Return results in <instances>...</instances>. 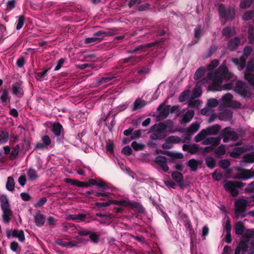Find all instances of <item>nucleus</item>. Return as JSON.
Returning a JSON list of instances; mask_svg holds the SVG:
<instances>
[{
	"label": "nucleus",
	"mask_w": 254,
	"mask_h": 254,
	"mask_svg": "<svg viewBox=\"0 0 254 254\" xmlns=\"http://www.w3.org/2000/svg\"><path fill=\"white\" fill-rule=\"evenodd\" d=\"M218 61L217 60H214L208 65L207 68V76L205 80L207 82L208 81L211 82V85H209L210 90L221 91L232 89L234 85V81L222 85L224 81H227L231 78L233 80L234 79L233 74L228 72L225 65H221L217 70L214 71H212L218 66Z\"/></svg>",
	"instance_id": "1"
},
{
	"label": "nucleus",
	"mask_w": 254,
	"mask_h": 254,
	"mask_svg": "<svg viewBox=\"0 0 254 254\" xmlns=\"http://www.w3.org/2000/svg\"><path fill=\"white\" fill-rule=\"evenodd\" d=\"M151 129L152 133L150 137L152 139H163L168 133L175 131L173 129V124L171 122L155 124L152 127Z\"/></svg>",
	"instance_id": "2"
},
{
	"label": "nucleus",
	"mask_w": 254,
	"mask_h": 254,
	"mask_svg": "<svg viewBox=\"0 0 254 254\" xmlns=\"http://www.w3.org/2000/svg\"><path fill=\"white\" fill-rule=\"evenodd\" d=\"M248 189L249 190L254 191V182L251 183ZM254 205V194H253L252 198L249 200L240 199L235 202V213L237 216L241 215L245 211V207L247 206H253Z\"/></svg>",
	"instance_id": "3"
},
{
	"label": "nucleus",
	"mask_w": 254,
	"mask_h": 254,
	"mask_svg": "<svg viewBox=\"0 0 254 254\" xmlns=\"http://www.w3.org/2000/svg\"><path fill=\"white\" fill-rule=\"evenodd\" d=\"M208 134L205 129H202L198 134L194 137V140L196 142L202 141V143L204 145H211L216 146L219 144L220 138L219 137H210L206 138Z\"/></svg>",
	"instance_id": "4"
},
{
	"label": "nucleus",
	"mask_w": 254,
	"mask_h": 254,
	"mask_svg": "<svg viewBox=\"0 0 254 254\" xmlns=\"http://www.w3.org/2000/svg\"><path fill=\"white\" fill-rule=\"evenodd\" d=\"M244 186L243 184L240 182H228L225 184V189L231 192L233 196H236L238 194L237 188H241Z\"/></svg>",
	"instance_id": "5"
},
{
	"label": "nucleus",
	"mask_w": 254,
	"mask_h": 254,
	"mask_svg": "<svg viewBox=\"0 0 254 254\" xmlns=\"http://www.w3.org/2000/svg\"><path fill=\"white\" fill-rule=\"evenodd\" d=\"M112 203L124 207H132L133 206L132 203H131L129 201L125 200L120 201L110 200L106 202H96L95 203V205L98 207H106L110 205Z\"/></svg>",
	"instance_id": "6"
},
{
	"label": "nucleus",
	"mask_w": 254,
	"mask_h": 254,
	"mask_svg": "<svg viewBox=\"0 0 254 254\" xmlns=\"http://www.w3.org/2000/svg\"><path fill=\"white\" fill-rule=\"evenodd\" d=\"M252 52V48L250 47H246L244 49V55L240 59H234L233 62L238 66L239 70L244 68L245 65V57L248 56Z\"/></svg>",
	"instance_id": "7"
},
{
	"label": "nucleus",
	"mask_w": 254,
	"mask_h": 254,
	"mask_svg": "<svg viewBox=\"0 0 254 254\" xmlns=\"http://www.w3.org/2000/svg\"><path fill=\"white\" fill-rule=\"evenodd\" d=\"M220 15L221 17H224L226 19H233L234 18L235 12L233 8L229 7L225 9L223 5H220L219 7Z\"/></svg>",
	"instance_id": "8"
},
{
	"label": "nucleus",
	"mask_w": 254,
	"mask_h": 254,
	"mask_svg": "<svg viewBox=\"0 0 254 254\" xmlns=\"http://www.w3.org/2000/svg\"><path fill=\"white\" fill-rule=\"evenodd\" d=\"M245 76L249 82L254 86V66L252 62L248 64Z\"/></svg>",
	"instance_id": "9"
},
{
	"label": "nucleus",
	"mask_w": 254,
	"mask_h": 254,
	"mask_svg": "<svg viewBox=\"0 0 254 254\" xmlns=\"http://www.w3.org/2000/svg\"><path fill=\"white\" fill-rule=\"evenodd\" d=\"M221 135L223 137V141L227 142L229 140H235L237 138V135L233 131L231 130L229 127L224 129L221 132Z\"/></svg>",
	"instance_id": "10"
},
{
	"label": "nucleus",
	"mask_w": 254,
	"mask_h": 254,
	"mask_svg": "<svg viewBox=\"0 0 254 254\" xmlns=\"http://www.w3.org/2000/svg\"><path fill=\"white\" fill-rule=\"evenodd\" d=\"M108 34L105 32L99 31L95 33L94 36L92 37L87 38L85 39L86 44H90L96 41H100L104 36H107Z\"/></svg>",
	"instance_id": "11"
},
{
	"label": "nucleus",
	"mask_w": 254,
	"mask_h": 254,
	"mask_svg": "<svg viewBox=\"0 0 254 254\" xmlns=\"http://www.w3.org/2000/svg\"><path fill=\"white\" fill-rule=\"evenodd\" d=\"M81 243L80 240H78V241H66L63 239H58L56 241V244L64 247L72 248L74 247L77 246L78 244Z\"/></svg>",
	"instance_id": "12"
},
{
	"label": "nucleus",
	"mask_w": 254,
	"mask_h": 254,
	"mask_svg": "<svg viewBox=\"0 0 254 254\" xmlns=\"http://www.w3.org/2000/svg\"><path fill=\"white\" fill-rule=\"evenodd\" d=\"M254 177V170H243L239 173L237 174L235 178L243 180H248Z\"/></svg>",
	"instance_id": "13"
},
{
	"label": "nucleus",
	"mask_w": 254,
	"mask_h": 254,
	"mask_svg": "<svg viewBox=\"0 0 254 254\" xmlns=\"http://www.w3.org/2000/svg\"><path fill=\"white\" fill-rule=\"evenodd\" d=\"M168 159L164 156H158L156 158L155 162L158 164L165 172L169 171V167L167 166Z\"/></svg>",
	"instance_id": "14"
},
{
	"label": "nucleus",
	"mask_w": 254,
	"mask_h": 254,
	"mask_svg": "<svg viewBox=\"0 0 254 254\" xmlns=\"http://www.w3.org/2000/svg\"><path fill=\"white\" fill-rule=\"evenodd\" d=\"M211 82L208 81V82H207L206 80H205V79L203 80V81H199L196 85V87L193 90V93H192V96L194 98H196L199 97L201 94V89L200 87H199V84H209V85H211ZM209 87V86H208ZM209 89L210 88H209Z\"/></svg>",
	"instance_id": "15"
},
{
	"label": "nucleus",
	"mask_w": 254,
	"mask_h": 254,
	"mask_svg": "<svg viewBox=\"0 0 254 254\" xmlns=\"http://www.w3.org/2000/svg\"><path fill=\"white\" fill-rule=\"evenodd\" d=\"M183 149L184 151H188L191 154H195L199 151L198 145L195 144L191 145L184 144L183 146Z\"/></svg>",
	"instance_id": "16"
},
{
	"label": "nucleus",
	"mask_w": 254,
	"mask_h": 254,
	"mask_svg": "<svg viewBox=\"0 0 254 254\" xmlns=\"http://www.w3.org/2000/svg\"><path fill=\"white\" fill-rule=\"evenodd\" d=\"M249 150H250V148L244 147H238L235 148L233 151L230 152V155L232 157L237 158L243 153Z\"/></svg>",
	"instance_id": "17"
},
{
	"label": "nucleus",
	"mask_w": 254,
	"mask_h": 254,
	"mask_svg": "<svg viewBox=\"0 0 254 254\" xmlns=\"http://www.w3.org/2000/svg\"><path fill=\"white\" fill-rule=\"evenodd\" d=\"M247 251H248V243L245 242L244 240H242L236 248L235 254H240L241 252L243 254Z\"/></svg>",
	"instance_id": "18"
},
{
	"label": "nucleus",
	"mask_w": 254,
	"mask_h": 254,
	"mask_svg": "<svg viewBox=\"0 0 254 254\" xmlns=\"http://www.w3.org/2000/svg\"><path fill=\"white\" fill-rule=\"evenodd\" d=\"M173 179L178 184L180 187H182L183 186V176L181 173L178 172H173L172 174Z\"/></svg>",
	"instance_id": "19"
},
{
	"label": "nucleus",
	"mask_w": 254,
	"mask_h": 254,
	"mask_svg": "<svg viewBox=\"0 0 254 254\" xmlns=\"http://www.w3.org/2000/svg\"><path fill=\"white\" fill-rule=\"evenodd\" d=\"M34 221L37 226L39 227L42 226L45 223V218L44 215L40 212L36 213L34 216Z\"/></svg>",
	"instance_id": "20"
},
{
	"label": "nucleus",
	"mask_w": 254,
	"mask_h": 254,
	"mask_svg": "<svg viewBox=\"0 0 254 254\" xmlns=\"http://www.w3.org/2000/svg\"><path fill=\"white\" fill-rule=\"evenodd\" d=\"M233 96L230 93H227L224 95L221 100V104L223 106H230L231 105V102Z\"/></svg>",
	"instance_id": "21"
},
{
	"label": "nucleus",
	"mask_w": 254,
	"mask_h": 254,
	"mask_svg": "<svg viewBox=\"0 0 254 254\" xmlns=\"http://www.w3.org/2000/svg\"><path fill=\"white\" fill-rule=\"evenodd\" d=\"M2 210V220L5 223H8L12 216V212L10 208Z\"/></svg>",
	"instance_id": "22"
},
{
	"label": "nucleus",
	"mask_w": 254,
	"mask_h": 254,
	"mask_svg": "<svg viewBox=\"0 0 254 254\" xmlns=\"http://www.w3.org/2000/svg\"><path fill=\"white\" fill-rule=\"evenodd\" d=\"M235 84L236 86L235 88V90L239 92L242 95H245L246 93V91L244 88V84L241 81H237Z\"/></svg>",
	"instance_id": "23"
},
{
	"label": "nucleus",
	"mask_w": 254,
	"mask_h": 254,
	"mask_svg": "<svg viewBox=\"0 0 254 254\" xmlns=\"http://www.w3.org/2000/svg\"><path fill=\"white\" fill-rule=\"evenodd\" d=\"M232 117V113L231 111L226 110L220 113L219 119L223 121H228L230 120Z\"/></svg>",
	"instance_id": "24"
},
{
	"label": "nucleus",
	"mask_w": 254,
	"mask_h": 254,
	"mask_svg": "<svg viewBox=\"0 0 254 254\" xmlns=\"http://www.w3.org/2000/svg\"><path fill=\"white\" fill-rule=\"evenodd\" d=\"M12 92L14 94L18 96L23 94V90L20 83H16L13 85Z\"/></svg>",
	"instance_id": "25"
},
{
	"label": "nucleus",
	"mask_w": 254,
	"mask_h": 254,
	"mask_svg": "<svg viewBox=\"0 0 254 254\" xmlns=\"http://www.w3.org/2000/svg\"><path fill=\"white\" fill-rule=\"evenodd\" d=\"M220 129V127L219 125H214L211 127L206 128L207 134L209 135H214L217 134Z\"/></svg>",
	"instance_id": "26"
},
{
	"label": "nucleus",
	"mask_w": 254,
	"mask_h": 254,
	"mask_svg": "<svg viewBox=\"0 0 254 254\" xmlns=\"http://www.w3.org/2000/svg\"><path fill=\"white\" fill-rule=\"evenodd\" d=\"M194 116L193 111L190 110L187 111L183 117L182 122L187 123L190 121Z\"/></svg>",
	"instance_id": "27"
},
{
	"label": "nucleus",
	"mask_w": 254,
	"mask_h": 254,
	"mask_svg": "<svg viewBox=\"0 0 254 254\" xmlns=\"http://www.w3.org/2000/svg\"><path fill=\"white\" fill-rule=\"evenodd\" d=\"M199 165V162L195 159H191L188 163V166L190 168V170L192 171H196L198 168V166Z\"/></svg>",
	"instance_id": "28"
},
{
	"label": "nucleus",
	"mask_w": 254,
	"mask_h": 254,
	"mask_svg": "<svg viewBox=\"0 0 254 254\" xmlns=\"http://www.w3.org/2000/svg\"><path fill=\"white\" fill-rule=\"evenodd\" d=\"M200 127V125L198 123H194L188 128L187 132L189 135L193 134L197 131Z\"/></svg>",
	"instance_id": "29"
},
{
	"label": "nucleus",
	"mask_w": 254,
	"mask_h": 254,
	"mask_svg": "<svg viewBox=\"0 0 254 254\" xmlns=\"http://www.w3.org/2000/svg\"><path fill=\"white\" fill-rule=\"evenodd\" d=\"M14 186L15 183L14 179L12 177H8L6 183V189L9 191H12L14 190Z\"/></svg>",
	"instance_id": "30"
},
{
	"label": "nucleus",
	"mask_w": 254,
	"mask_h": 254,
	"mask_svg": "<svg viewBox=\"0 0 254 254\" xmlns=\"http://www.w3.org/2000/svg\"><path fill=\"white\" fill-rule=\"evenodd\" d=\"M1 207L2 209L9 208V203L7 197L4 195H2L0 197Z\"/></svg>",
	"instance_id": "31"
},
{
	"label": "nucleus",
	"mask_w": 254,
	"mask_h": 254,
	"mask_svg": "<svg viewBox=\"0 0 254 254\" xmlns=\"http://www.w3.org/2000/svg\"><path fill=\"white\" fill-rule=\"evenodd\" d=\"M12 235L13 237L17 238L21 242H23L25 240L24 233L21 230H14L12 232Z\"/></svg>",
	"instance_id": "32"
},
{
	"label": "nucleus",
	"mask_w": 254,
	"mask_h": 254,
	"mask_svg": "<svg viewBox=\"0 0 254 254\" xmlns=\"http://www.w3.org/2000/svg\"><path fill=\"white\" fill-rule=\"evenodd\" d=\"M27 175L28 179L31 181H35L38 177L36 172L34 170L31 169L28 171Z\"/></svg>",
	"instance_id": "33"
},
{
	"label": "nucleus",
	"mask_w": 254,
	"mask_h": 254,
	"mask_svg": "<svg viewBox=\"0 0 254 254\" xmlns=\"http://www.w3.org/2000/svg\"><path fill=\"white\" fill-rule=\"evenodd\" d=\"M243 158L245 162L250 163H254V152L246 154L244 156Z\"/></svg>",
	"instance_id": "34"
},
{
	"label": "nucleus",
	"mask_w": 254,
	"mask_h": 254,
	"mask_svg": "<svg viewBox=\"0 0 254 254\" xmlns=\"http://www.w3.org/2000/svg\"><path fill=\"white\" fill-rule=\"evenodd\" d=\"M145 105V102L144 101H143L141 99H137L134 103V107L133 108V110H137L138 109H140V108L143 107Z\"/></svg>",
	"instance_id": "35"
},
{
	"label": "nucleus",
	"mask_w": 254,
	"mask_h": 254,
	"mask_svg": "<svg viewBox=\"0 0 254 254\" xmlns=\"http://www.w3.org/2000/svg\"><path fill=\"white\" fill-rule=\"evenodd\" d=\"M62 127L59 123H55L53 125V131L57 136H59L61 134Z\"/></svg>",
	"instance_id": "36"
},
{
	"label": "nucleus",
	"mask_w": 254,
	"mask_h": 254,
	"mask_svg": "<svg viewBox=\"0 0 254 254\" xmlns=\"http://www.w3.org/2000/svg\"><path fill=\"white\" fill-rule=\"evenodd\" d=\"M65 181L67 183H70L72 185H73L77 187H82L84 186V183L79 182L78 181L70 179H66Z\"/></svg>",
	"instance_id": "37"
},
{
	"label": "nucleus",
	"mask_w": 254,
	"mask_h": 254,
	"mask_svg": "<svg viewBox=\"0 0 254 254\" xmlns=\"http://www.w3.org/2000/svg\"><path fill=\"white\" fill-rule=\"evenodd\" d=\"M239 43V40L237 38H235L229 42L228 47L230 50H233L236 48Z\"/></svg>",
	"instance_id": "38"
},
{
	"label": "nucleus",
	"mask_w": 254,
	"mask_h": 254,
	"mask_svg": "<svg viewBox=\"0 0 254 254\" xmlns=\"http://www.w3.org/2000/svg\"><path fill=\"white\" fill-rule=\"evenodd\" d=\"M236 233L238 235L242 234L244 231V225L242 222H238L235 226Z\"/></svg>",
	"instance_id": "39"
},
{
	"label": "nucleus",
	"mask_w": 254,
	"mask_h": 254,
	"mask_svg": "<svg viewBox=\"0 0 254 254\" xmlns=\"http://www.w3.org/2000/svg\"><path fill=\"white\" fill-rule=\"evenodd\" d=\"M253 2V0H244L240 3V6L242 8L249 7Z\"/></svg>",
	"instance_id": "40"
},
{
	"label": "nucleus",
	"mask_w": 254,
	"mask_h": 254,
	"mask_svg": "<svg viewBox=\"0 0 254 254\" xmlns=\"http://www.w3.org/2000/svg\"><path fill=\"white\" fill-rule=\"evenodd\" d=\"M249 40L250 43H253L254 42V29L252 26L249 27Z\"/></svg>",
	"instance_id": "41"
},
{
	"label": "nucleus",
	"mask_w": 254,
	"mask_h": 254,
	"mask_svg": "<svg viewBox=\"0 0 254 254\" xmlns=\"http://www.w3.org/2000/svg\"><path fill=\"white\" fill-rule=\"evenodd\" d=\"M205 71V69L204 68H200L198 69L194 75V79L196 80L199 79L202 77Z\"/></svg>",
	"instance_id": "42"
},
{
	"label": "nucleus",
	"mask_w": 254,
	"mask_h": 254,
	"mask_svg": "<svg viewBox=\"0 0 254 254\" xmlns=\"http://www.w3.org/2000/svg\"><path fill=\"white\" fill-rule=\"evenodd\" d=\"M131 146L135 150H141L144 148L145 146L143 144L139 143L136 141H133L131 143Z\"/></svg>",
	"instance_id": "43"
},
{
	"label": "nucleus",
	"mask_w": 254,
	"mask_h": 254,
	"mask_svg": "<svg viewBox=\"0 0 254 254\" xmlns=\"http://www.w3.org/2000/svg\"><path fill=\"white\" fill-rule=\"evenodd\" d=\"M8 137V133L4 131H0V142L5 143L7 141Z\"/></svg>",
	"instance_id": "44"
},
{
	"label": "nucleus",
	"mask_w": 254,
	"mask_h": 254,
	"mask_svg": "<svg viewBox=\"0 0 254 254\" xmlns=\"http://www.w3.org/2000/svg\"><path fill=\"white\" fill-rule=\"evenodd\" d=\"M207 166L210 168H213L215 166V161L212 157H209L206 160Z\"/></svg>",
	"instance_id": "45"
},
{
	"label": "nucleus",
	"mask_w": 254,
	"mask_h": 254,
	"mask_svg": "<svg viewBox=\"0 0 254 254\" xmlns=\"http://www.w3.org/2000/svg\"><path fill=\"white\" fill-rule=\"evenodd\" d=\"M190 93V90H186L184 91L180 96L179 100L181 102H183L186 101Z\"/></svg>",
	"instance_id": "46"
},
{
	"label": "nucleus",
	"mask_w": 254,
	"mask_h": 254,
	"mask_svg": "<svg viewBox=\"0 0 254 254\" xmlns=\"http://www.w3.org/2000/svg\"><path fill=\"white\" fill-rule=\"evenodd\" d=\"M167 154L171 157L173 159H182L184 157V155L182 153L179 152H168Z\"/></svg>",
	"instance_id": "47"
},
{
	"label": "nucleus",
	"mask_w": 254,
	"mask_h": 254,
	"mask_svg": "<svg viewBox=\"0 0 254 254\" xmlns=\"http://www.w3.org/2000/svg\"><path fill=\"white\" fill-rule=\"evenodd\" d=\"M234 33V29L233 28L227 27L223 29V34L226 36H229Z\"/></svg>",
	"instance_id": "48"
},
{
	"label": "nucleus",
	"mask_w": 254,
	"mask_h": 254,
	"mask_svg": "<svg viewBox=\"0 0 254 254\" xmlns=\"http://www.w3.org/2000/svg\"><path fill=\"white\" fill-rule=\"evenodd\" d=\"M167 139L168 141H170L172 144L179 143L181 141V139L179 137L173 135L169 136Z\"/></svg>",
	"instance_id": "49"
},
{
	"label": "nucleus",
	"mask_w": 254,
	"mask_h": 254,
	"mask_svg": "<svg viewBox=\"0 0 254 254\" xmlns=\"http://www.w3.org/2000/svg\"><path fill=\"white\" fill-rule=\"evenodd\" d=\"M254 16V11H247L243 15V19L244 20H249Z\"/></svg>",
	"instance_id": "50"
},
{
	"label": "nucleus",
	"mask_w": 254,
	"mask_h": 254,
	"mask_svg": "<svg viewBox=\"0 0 254 254\" xmlns=\"http://www.w3.org/2000/svg\"><path fill=\"white\" fill-rule=\"evenodd\" d=\"M224 228L226 229V232L227 233V235H230V233L231 229V226L230 223V220L228 219V217H227L226 219V223L224 225Z\"/></svg>",
	"instance_id": "51"
},
{
	"label": "nucleus",
	"mask_w": 254,
	"mask_h": 254,
	"mask_svg": "<svg viewBox=\"0 0 254 254\" xmlns=\"http://www.w3.org/2000/svg\"><path fill=\"white\" fill-rule=\"evenodd\" d=\"M24 24V17L23 16H20L16 23V29H20Z\"/></svg>",
	"instance_id": "52"
},
{
	"label": "nucleus",
	"mask_w": 254,
	"mask_h": 254,
	"mask_svg": "<svg viewBox=\"0 0 254 254\" xmlns=\"http://www.w3.org/2000/svg\"><path fill=\"white\" fill-rule=\"evenodd\" d=\"M226 150L223 145H220L215 150V153L218 155H222L225 153Z\"/></svg>",
	"instance_id": "53"
},
{
	"label": "nucleus",
	"mask_w": 254,
	"mask_h": 254,
	"mask_svg": "<svg viewBox=\"0 0 254 254\" xmlns=\"http://www.w3.org/2000/svg\"><path fill=\"white\" fill-rule=\"evenodd\" d=\"M218 104V101L215 99H210L207 102V105L209 107L212 108L217 106Z\"/></svg>",
	"instance_id": "54"
},
{
	"label": "nucleus",
	"mask_w": 254,
	"mask_h": 254,
	"mask_svg": "<svg viewBox=\"0 0 254 254\" xmlns=\"http://www.w3.org/2000/svg\"><path fill=\"white\" fill-rule=\"evenodd\" d=\"M42 141L47 147L50 145L51 143V139L47 135H44L42 137Z\"/></svg>",
	"instance_id": "55"
},
{
	"label": "nucleus",
	"mask_w": 254,
	"mask_h": 254,
	"mask_svg": "<svg viewBox=\"0 0 254 254\" xmlns=\"http://www.w3.org/2000/svg\"><path fill=\"white\" fill-rule=\"evenodd\" d=\"M47 199L45 197H42L34 205L36 207L43 206L46 202Z\"/></svg>",
	"instance_id": "56"
},
{
	"label": "nucleus",
	"mask_w": 254,
	"mask_h": 254,
	"mask_svg": "<svg viewBox=\"0 0 254 254\" xmlns=\"http://www.w3.org/2000/svg\"><path fill=\"white\" fill-rule=\"evenodd\" d=\"M19 150V148L18 145H16L13 148L11 152V158L12 159L14 158L18 154Z\"/></svg>",
	"instance_id": "57"
},
{
	"label": "nucleus",
	"mask_w": 254,
	"mask_h": 254,
	"mask_svg": "<svg viewBox=\"0 0 254 254\" xmlns=\"http://www.w3.org/2000/svg\"><path fill=\"white\" fill-rule=\"evenodd\" d=\"M122 152L125 155H129L131 154L132 149L129 146H127L123 148Z\"/></svg>",
	"instance_id": "58"
},
{
	"label": "nucleus",
	"mask_w": 254,
	"mask_h": 254,
	"mask_svg": "<svg viewBox=\"0 0 254 254\" xmlns=\"http://www.w3.org/2000/svg\"><path fill=\"white\" fill-rule=\"evenodd\" d=\"M230 165V162L229 160L224 159L222 160L220 162V166L223 168H227Z\"/></svg>",
	"instance_id": "59"
},
{
	"label": "nucleus",
	"mask_w": 254,
	"mask_h": 254,
	"mask_svg": "<svg viewBox=\"0 0 254 254\" xmlns=\"http://www.w3.org/2000/svg\"><path fill=\"white\" fill-rule=\"evenodd\" d=\"M212 175L213 178L216 181H220L222 179V175L216 171L212 173Z\"/></svg>",
	"instance_id": "60"
},
{
	"label": "nucleus",
	"mask_w": 254,
	"mask_h": 254,
	"mask_svg": "<svg viewBox=\"0 0 254 254\" xmlns=\"http://www.w3.org/2000/svg\"><path fill=\"white\" fill-rule=\"evenodd\" d=\"M7 9L10 10L13 9L15 5V1L14 0H12L9 1L7 2Z\"/></svg>",
	"instance_id": "61"
},
{
	"label": "nucleus",
	"mask_w": 254,
	"mask_h": 254,
	"mask_svg": "<svg viewBox=\"0 0 254 254\" xmlns=\"http://www.w3.org/2000/svg\"><path fill=\"white\" fill-rule=\"evenodd\" d=\"M18 183L20 185L23 187L26 183V177L24 175L20 176L18 180Z\"/></svg>",
	"instance_id": "62"
},
{
	"label": "nucleus",
	"mask_w": 254,
	"mask_h": 254,
	"mask_svg": "<svg viewBox=\"0 0 254 254\" xmlns=\"http://www.w3.org/2000/svg\"><path fill=\"white\" fill-rule=\"evenodd\" d=\"M200 104V102L199 100H195L193 101H190L189 103V105L192 107H198Z\"/></svg>",
	"instance_id": "63"
},
{
	"label": "nucleus",
	"mask_w": 254,
	"mask_h": 254,
	"mask_svg": "<svg viewBox=\"0 0 254 254\" xmlns=\"http://www.w3.org/2000/svg\"><path fill=\"white\" fill-rule=\"evenodd\" d=\"M8 99V93L4 91L0 97V99L3 102H5Z\"/></svg>",
	"instance_id": "64"
}]
</instances>
